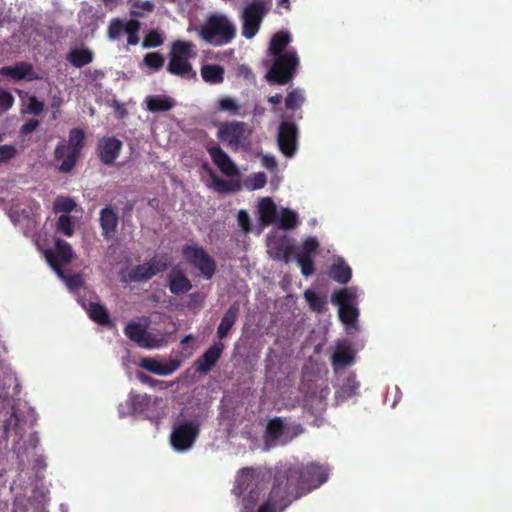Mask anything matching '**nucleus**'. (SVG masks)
I'll use <instances>...</instances> for the list:
<instances>
[{
    "mask_svg": "<svg viewBox=\"0 0 512 512\" xmlns=\"http://www.w3.org/2000/svg\"><path fill=\"white\" fill-rule=\"evenodd\" d=\"M325 466L311 462L284 463L277 465L274 471V490L272 496L286 509L293 501L320 487L328 480Z\"/></svg>",
    "mask_w": 512,
    "mask_h": 512,
    "instance_id": "nucleus-1",
    "label": "nucleus"
},
{
    "mask_svg": "<svg viewBox=\"0 0 512 512\" xmlns=\"http://www.w3.org/2000/svg\"><path fill=\"white\" fill-rule=\"evenodd\" d=\"M269 478L267 472L252 467L242 468L237 473L233 492L240 497L247 491L242 499L243 512H257L258 508L268 501L274 490L273 482L270 491L267 492Z\"/></svg>",
    "mask_w": 512,
    "mask_h": 512,
    "instance_id": "nucleus-2",
    "label": "nucleus"
},
{
    "mask_svg": "<svg viewBox=\"0 0 512 512\" xmlns=\"http://www.w3.org/2000/svg\"><path fill=\"white\" fill-rule=\"evenodd\" d=\"M196 56L197 47L193 42L176 40L171 45L166 69L172 75L194 79L197 74L190 63V59H194Z\"/></svg>",
    "mask_w": 512,
    "mask_h": 512,
    "instance_id": "nucleus-3",
    "label": "nucleus"
},
{
    "mask_svg": "<svg viewBox=\"0 0 512 512\" xmlns=\"http://www.w3.org/2000/svg\"><path fill=\"white\" fill-rule=\"evenodd\" d=\"M235 27L224 15H210L199 31V36L207 43L222 46L235 37Z\"/></svg>",
    "mask_w": 512,
    "mask_h": 512,
    "instance_id": "nucleus-4",
    "label": "nucleus"
},
{
    "mask_svg": "<svg viewBox=\"0 0 512 512\" xmlns=\"http://www.w3.org/2000/svg\"><path fill=\"white\" fill-rule=\"evenodd\" d=\"M272 57L273 62L265 75V79L270 84H288L296 76L300 64L297 52L287 51L285 54L274 55Z\"/></svg>",
    "mask_w": 512,
    "mask_h": 512,
    "instance_id": "nucleus-5",
    "label": "nucleus"
},
{
    "mask_svg": "<svg viewBox=\"0 0 512 512\" xmlns=\"http://www.w3.org/2000/svg\"><path fill=\"white\" fill-rule=\"evenodd\" d=\"M85 133L81 128H73L69 132L68 143H59L55 149V158L62 162L59 170L63 173L70 172L84 147Z\"/></svg>",
    "mask_w": 512,
    "mask_h": 512,
    "instance_id": "nucleus-6",
    "label": "nucleus"
},
{
    "mask_svg": "<svg viewBox=\"0 0 512 512\" xmlns=\"http://www.w3.org/2000/svg\"><path fill=\"white\" fill-rule=\"evenodd\" d=\"M200 434V425L193 421L177 420L169 437L172 448L177 452L190 450Z\"/></svg>",
    "mask_w": 512,
    "mask_h": 512,
    "instance_id": "nucleus-7",
    "label": "nucleus"
},
{
    "mask_svg": "<svg viewBox=\"0 0 512 512\" xmlns=\"http://www.w3.org/2000/svg\"><path fill=\"white\" fill-rule=\"evenodd\" d=\"M181 253L185 261L197 269L205 279H212L217 270V264L202 246L186 244L182 247Z\"/></svg>",
    "mask_w": 512,
    "mask_h": 512,
    "instance_id": "nucleus-8",
    "label": "nucleus"
},
{
    "mask_svg": "<svg viewBox=\"0 0 512 512\" xmlns=\"http://www.w3.org/2000/svg\"><path fill=\"white\" fill-rule=\"evenodd\" d=\"M251 129L248 124L241 121H231L223 123L217 133V137L227 142L228 145L237 150L239 148L247 150L251 145Z\"/></svg>",
    "mask_w": 512,
    "mask_h": 512,
    "instance_id": "nucleus-9",
    "label": "nucleus"
},
{
    "mask_svg": "<svg viewBox=\"0 0 512 512\" xmlns=\"http://www.w3.org/2000/svg\"><path fill=\"white\" fill-rule=\"evenodd\" d=\"M268 8L263 0H252L244 8L242 18V35L247 38H253L259 31L264 16Z\"/></svg>",
    "mask_w": 512,
    "mask_h": 512,
    "instance_id": "nucleus-10",
    "label": "nucleus"
},
{
    "mask_svg": "<svg viewBox=\"0 0 512 512\" xmlns=\"http://www.w3.org/2000/svg\"><path fill=\"white\" fill-rule=\"evenodd\" d=\"M124 334L129 340L145 349L159 348L164 344L162 337H156L149 333L145 326L135 321H131L125 326Z\"/></svg>",
    "mask_w": 512,
    "mask_h": 512,
    "instance_id": "nucleus-11",
    "label": "nucleus"
},
{
    "mask_svg": "<svg viewBox=\"0 0 512 512\" xmlns=\"http://www.w3.org/2000/svg\"><path fill=\"white\" fill-rule=\"evenodd\" d=\"M298 128L288 121H283L278 130V146L286 157H292L297 149Z\"/></svg>",
    "mask_w": 512,
    "mask_h": 512,
    "instance_id": "nucleus-12",
    "label": "nucleus"
},
{
    "mask_svg": "<svg viewBox=\"0 0 512 512\" xmlns=\"http://www.w3.org/2000/svg\"><path fill=\"white\" fill-rule=\"evenodd\" d=\"M205 148L213 163L225 176L232 177L239 174V170L236 164L232 161L229 155L213 140L207 143Z\"/></svg>",
    "mask_w": 512,
    "mask_h": 512,
    "instance_id": "nucleus-13",
    "label": "nucleus"
},
{
    "mask_svg": "<svg viewBox=\"0 0 512 512\" xmlns=\"http://www.w3.org/2000/svg\"><path fill=\"white\" fill-rule=\"evenodd\" d=\"M123 143L116 137H103L97 146V155L105 165H112L121 153Z\"/></svg>",
    "mask_w": 512,
    "mask_h": 512,
    "instance_id": "nucleus-14",
    "label": "nucleus"
},
{
    "mask_svg": "<svg viewBox=\"0 0 512 512\" xmlns=\"http://www.w3.org/2000/svg\"><path fill=\"white\" fill-rule=\"evenodd\" d=\"M224 344L219 341L209 347L194 363L199 374H208L221 358L224 351Z\"/></svg>",
    "mask_w": 512,
    "mask_h": 512,
    "instance_id": "nucleus-15",
    "label": "nucleus"
},
{
    "mask_svg": "<svg viewBox=\"0 0 512 512\" xmlns=\"http://www.w3.org/2000/svg\"><path fill=\"white\" fill-rule=\"evenodd\" d=\"M168 287L172 294L180 295L192 289L190 279L180 270L172 269L167 276Z\"/></svg>",
    "mask_w": 512,
    "mask_h": 512,
    "instance_id": "nucleus-16",
    "label": "nucleus"
},
{
    "mask_svg": "<svg viewBox=\"0 0 512 512\" xmlns=\"http://www.w3.org/2000/svg\"><path fill=\"white\" fill-rule=\"evenodd\" d=\"M240 313L239 301H234L223 315L217 328V337L222 340L229 334Z\"/></svg>",
    "mask_w": 512,
    "mask_h": 512,
    "instance_id": "nucleus-17",
    "label": "nucleus"
},
{
    "mask_svg": "<svg viewBox=\"0 0 512 512\" xmlns=\"http://www.w3.org/2000/svg\"><path fill=\"white\" fill-rule=\"evenodd\" d=\"M140 366L147 371L157 375H170L180 367L178 360H170L168 363H161L152 358H143Z\"/></svg>",
    "mask_w": 512,
    "mask_h": 512,
    "instance_id": "nucleus-18",
    "label": "nucleus"
},
{
    "mask_svg": "<svg viewBox=\"0 0 512 512\" xmlns=\"http://www.w3.org/2000/svg\"><path fill=\"white\" fill-rule=\"evenodd\" d=\"M99 223L102 230V236L105 239L111 238L118 226V215L111 207H105L100 211Z\"/></svg>",
    "mask_w": 512,
    "mask_h": 512,
    "instance_id": "nucleus-19",
    "label": "nucleus"
},
{
    "mask_svg": "<svg viewBox=\"0 0 512 512\" xmlns=\"http://www.w3.org/2000/svg\"><path fill=\"white\" fill-rule=\"evenodd\" d=\"M0 75L10 77L13 80L34 79L33 67L30 63L19 62L14 66H4L0 69Z\"/></svg>",
    "mask_w": 512,
    "mask_h": 512,
    "instance_id": "nucleus-20",
    "label": "nucleus"
},
{
    "mask_svg": "<svg viewBox=\"0 0 512 512\" xmlns=\"http://www.w3.org/2000/svg\"><path fill=\"white\" fill-rule=\"evenodd\" d=\"M48 263L52 267V269L56 272L59 278L65 281L67 287L71 290H75L82 286L83 278L80 274H72L66 275L61 268V263L57 259L53 257V255L48 254Z\"/></svg>",
    "mask_w": 512,
    "mask_h": 512,
    "instance_id": "nucleus-21",
    "label": "nucleus"
},
{
    "mask_svg": "<svg viewBox=\"0 0 512 512\" xmlns=\"http://www.w3.org/2000/svg\"><path fill=\"white\" fill-rule=\"evenodd\" d=\"M329 277L340 284H347L352 277L350 266L339 257L329 268Z\"/></svg>",
    "mask_w": 512,
    "mask_h": 512,
    "instance_id": "nucleus-22",
    "label": "nucleus"
},
{
    "mask_svg": "<svg viewBox=\"0 0 512 512\" xmlns=\"http://www.w3.org/2000/svg\"><path fill=\"white\" fill-rule=\"evenodd\" d=\"M50 253L51 255H53L55 259L59 261V263H61V268L63 267V265L70 263L74 255L71 245L62 239H57L55 241V251H45V257L47 260L48 254Z\"/></svg>",
    "mask_w": 512,
    "mask_h": 512,
    "instance_id": "nucleus-23",
    "label": "nucleus"
},
{
    "mask_svg": "<svg viewBox=\"0 0 512 512\" xmlns=\"http://www.w3.org/2000/svg\"><path fill=\"white\" fill-rule=\"evenodd\" d=\"M292 41L291 35L287 31H279L275 33L269 44V53L271 56L287 53V46Z\"/></svg>",
    "mask_w": 512,
    "mask_h": 512,
    "instance_id": "nucleus-24",
    "label": "nucleus"
},
{
    "mask_svg": "<svg viewBox=\"0 0 512 512\" xmlns=\"http://www.w3.org/2000/svg\"><path fill=\"white\" fill-rule=\"evenodd\" d=\"M93 56V52L88 48H73L68 52L66 59L74 67L82 68L93 61Z\"/></svg>",
    "mask_w": 512,
    "mask_h": 512,
    "instance_id": "nucleus-25",
    "label": "nucleus"
},
{
    "mask_svg": "<svg viewBox=\"0 0 512 512\" xmlns=\"http://www.w3.org/2000/svg\"><path fill=\"white\" fill-rule=\"evenodd\" d=\"M224 68L217 64H205L201 67V76L206 83L221 84L224 81Z\"/></svg>",
    "mask_w": 512,
    "mask_h": 512,
    "instance_id": "nucleus-26",
    "label": "nucleus"
},
{
    "mask_svg": "<svg viewBox=\"0 0 512 512\" xmlns=\"http://www.w3.org/2000/svg\"><path fill=\"white\" fill-rule=\"evenodd\" d=\"M147 109L150 112H166L173 108L174 101L168 96L155 95L146 98Z\"/></svg>",
    "mask_w": 512,
    "mask_h": 512,
    "instance_id": "nucleus-27",
    "label": "nucleus"
},
{
    "mask_svg": "<svg viewBox=\"0 0 512 512\" xmlns=\"http://www.w3.org/2000/svg\"><path fill=\"white\" fill-rule=\"evenodd\" d=\"M87 312L94 322L104 326L111 324L109 312L104 305L91 302L87 307Z\"/></svg>",
    "mask_w": 512,
    "mask_h": 512,
    "instance_id": "nucleus-28",
    "label": "nucleus"
},
{
    "mask_svg": "<svg viewBox=\"0 0 512 512\" xmlns=\"http://www.w3.org/2000/svg\"><path fill=\"white\" fill-rule=\"evenodd\" d=\"M259 212L261 221L264 224H270L277 220V208L273 200L269 197L263 198L259 203Z\"/></svg>",
    "mask_w": 512,
    "mask_h": 512,
    "instance_id": "nucleus-29",
    "label": "nucleus"
},
{
    "mask_svg": "<svg viewBox=\"0 0 512 512\" xmlns=\"http://www.w3.org/2000/svg\"><path fill=\"white\" fill-rule=\"evenodd\" d=\"M156 275V271L146 263L133 267L128 272V279L131 282H142L148 281Z\"/></svg>",
    "mask_w": 512,
    "mask_h": 512,
    "instance_id": "nucleus-30",
    "label": "nucleus"
},
{
    "mask_svg": "<svg viewBox=\"0 0 512 512\" xmlns=\"http://www.w3.org/2000/svg\"><path fill=\"white\" fill-rule=\"evenodd\" d=\"M354 361V353L349 346L338 345L332 355V363L341 367L349 366Z\"/></svg>",
    "mask_w": 512,
    "mask_h": 512,
    "instance_id": "nucleus-31",
    "label": "nucleus"
},
{
    "mask_svg": "<svg viewBox=\"0 0 512 512\" xmlns=\"http://www.w3.org/2000/svg\"><path fill=\"white\" fill-rule=\"evenodd\" d=\"M284 432V423L281 418L276 417L271 419L266 427L265 439L266 442H276Z\"/></svg>",
    "mask_w": 512,
    "mask_h": 512,
    "instance_id": "nucleus-32",
    "label": "nucleus"
},
{
    "mask_svg": "<svg viewBox=\"0 0 512 512\" xmlns=\"http://www.w3.org/2000/svg\"><path fill=\"white\" fill-rule=\"evenodd\" d=\"M296 247L285 242L280 241L277 242L273 247L274 259L282 260L285 263H288L290 257L295 254Z\"/></svg>",
    "mask_w": 512,
    "mask_h": 512,
    "instance_id": "nucleus-33",
    "label": "nucleus"
},
{
    "mask_svg": "<svg viewBox=\"0 0 512 512\" xmlns=\"http://www.w3.org/2000/svg\"><path fill=\"white\" fill-rule=\"evenodd\" d=\"M304 298L312 311L318 313L324 311L327 301L324 297L319 296L315 291L307 289L304 292Z\"/></svg>",
    "mask_w": 512,
    "mask_h": 512,
    "instance_id": "nucleus-34",
    "label": "nucleus"
},
{
    "mask_svg": "<svg viewBox=\"0 0 512 512\" xmlns=\"http://www.w3.org/2000/svg\"><path fill=\"white\" fill-rule=\"evenodd\" d=\"M355 298L356 294L351 288H342L332 294V302L339 307L351 305Z\"/></svg>",
    "mask_w": 512,
    "mask_h": 512,
    "instance_id": "nucleus-35",
    "label": "nucleus"
},
{
    "mask_svg": "<svg viewBox=\"0 0 512 512\" xmlns=\"http://www.w3.org/2000/svg\"><path fill=\"white\" fill-rule=\"evenodd\" d=\"M216 109L221 112H228L231 115H238L240 114L241 105L232 97H223L218 100Z\"/></svg>",
    "mask_w": 512,
    "mask_h": 512,
    "instance_id": "nucleus-36",
    "label": "nucleus"
},
{
    "mask_svg": "<svg viewBox=\"0 0 512 512\" xmlns=\"http://www.w3.org/2000/svg\"><path fill=\"white\" fill-rule=\"evenodd\" d=\"M298 223V216L296 212L291 209L285 208L279 218V226L282 229L289 230L296 227Z\"/></svg>",
    "mask_w": 512,
    "mask_h": 512,
    "instance_id": "nucleus-37",
    "label": "nucleus"
},
{
    "mask_svg": "<svg viewBox=\"0 0 512 512\" xmlns=\"http://www.w3.org/2000/svg\"><path fill=\"white\" fill-rule=\"evenodd\" d=\"M165 58L159 52H149L144 55L143 63L148 68L159 71L164 66Z\"/></svg>",
    "mask_w": 512,
    "mask_h": 512,
    "instance_id": "nucleus-38",
    "label": "nucleus"
},
{
    "mask_svg": "<svg viewBox=\"0 0 512 512\" xmlns=\"http://www.w3.org/2000/svg\"><path fill=\"white\" fill-rule=\"evenodd\" d=\"M298 265L300 266L301 273L305 277L311 276L315 271L314 261L310 255H296L294 254Z\"/></svg>",
    "mask_w": 512,
    "mask_h": 512,
    "instance_id": "nucleus-39",
    "label": "nucleus"
},
{
    "mask_svg": "<svg viewBox=\"0 0 512 512\" xmlns=\"http://www.w3.org/2000/svg\"><path fill=\"white\" fill-rule=\"evenodd\" d=\"M56 227L60 233L67 237H71L74 234V225L72 219L67 214L59 216Z\"/></svg>",
    "mask_w": 512,
    "mask_h": 512,
    "instance_id": "nucleus-40",
    "label": "nucleus"
},
{
    "mask_svg": "<svg viewBox=\"0 0 512 512\" xmlns=\"http://www.w3.org/2000/svg\"><path fill=\"white\" fill-rule=\"evenodd\" d=\"M140 29V22L138 20L131 19L126 22L125 32L128 34L127 43L129 45H136L139 42L138 32Z\"/></svg>",
    "mask_w": 512,
    "mask_h": 512,
    "instance_id": "nucleus-41",
    "label": "nucleus"
},
{
    "mask_svg": "<svg viewBox=\"0 0 512 512\" xmlns=\"http://www.w3.org/2000/svg\"><path fill=\"white\" fill-rule=\"evenodd\" d=\"M304 102V98L298 89H294L288 93L285 99V105L287 109L296 111L301 107Z\"/></svg>",
    "mask_w": 512,
    "mask_h": 512,
    "instance_id": "nucleus-42",
    "label": "nucleus"
},
{
    "mask_svg": "<svg viewBox=\"0 0 512 512\" xmlns=\"http://www.w3.org/2000/svg\"><path fill=\"white\" fill-rule=\"evenodd\" d=\"M358 317V310L352 305L339 307V318L345 324H352Z\"/></svg>",
    "mask_w": 512,
    "mask_h": 512,
    "instance_id": "nucleus-43",
    "label": "nucleus"
},
{
    "mask_svg": "<svg viewBox=\"0 0 512 512\" xmlns=\"http://www.w3.org/2000/svg\"><path fill=\"white\" fill-rule=\"evenodd\" d=\"M75 207V201L69 197H58L54 202L55 212L70 213L75 209Z\"/></svg>",
    "mask_w": 512,
    "mask_h": 512,
    "instance_id": "nucleus-44",
    "label": "nucleus"
},
{
    "mask_svg": "<svg viewBox=\"0 0 512 512\" xmlns=\"http://www.w3.org/2000/svg\"><path fill=\"white\" fill-rule=\"evenodd\" d=\"M163 44V37L157 30H150L144 37L142 46L144 48L159 47Z\"/></svg>",
    "mask_w": 512,
    "mask_h": 512,
    "instance_id": "nucleus-45",
    "label": "nucleus"
},
{
    "mask_svg": "<svg viewBox=\"0 0 512 512\" xmlns=\"http://www.w3.org/2000/svg\"><path fill=\"white\" fill-rule=\"evenodd\" d=\"M319 247V242L315 237H308L302 244L301 249L295 251L296 255H310L314 254Z\"/></svg>",
    "mask_w": 512,
    "mask_h": 512,
    "instance_id": "nucleus-46",
    "label": "nucleus"
},
{
    "mask_svg": "<svg viewBox=\"0 0 512 512\" xmlns=\"http://www.w3.org/2000/svg\"><path fill=\"white\" fill-rule=\"evenodd\" d=\"M211 178L215 189L220 193L234 192L239 189V185H232L229 181L223 180L213 173L211 174Z\"/></svg>",
    "mask_w": 512,
    "mask_h": 512,
    "instance_id": "nucleus-47",
    "label": "nucleus"
},
{
    "mask_svg": "<svg viewBox=\"0 0 512 512\" xmlns=\"http://www.w3.org/2000/svg\"><path fill=\"white\" fill-rule=\"evenodd\" d=\"M359 386L360 384L356 381L355 375H349L346 382L341 387V392L345 396L351 397L357 393Z\"/></svg>",
    "mask_w": 512,
    "mask_h": 512,
    "instance_id": "nucleus-48",
    "label": "nucleus"
},
{
    "mask_svg": "<svg viewBox=\"0 0 512 512\" xmlns=\"http://www.w3.org/2000/svg\"><path fill=\"white\" fill-rule=\"evenodd\" d=\"M126 30V23L119 19H113L108 27V34L111 39H117Z\"/></svg>",
    "mask_w": 512,
    "mask_h": 512,
    "instance_id": "nucleus-49",
    "label": "nucleus"
},
{
    "mask_svg": "<svg viewBox=\"0 0 512 512\" xmlns=\"http://www.w3.org/2000/svg\"><path fill=\"white\" fill-rule=\"evenodd\" d=\"M147 264L152 268V270L156 271V275L160 272L167 270L170 266V261L167 257L158 258L156 256L152 257Z\"/></svg>",
    "mask_w": 512,
    "mask_h": 512,
    "instance_id": "nucleus-50",
    "label": "nucleus"
},
{
    "mask_svg": "<svg viewBox=\"0 0 512 512\" xmlns=\"http://www.w3.org/2000/svg\"><path fill=\"white\" fill-rule=\"evenodd\" d=\"M267 177L266 174L263 172L254 173L249 181L248 186L252 190L261 189L266 185Z\"/></svg>",
    "mask_w": 512,
    "mask_h": 512,
    "instance_id": "nucleus-51",
    "label": "nucleus"
},
{
    "mask_svg": "<svg viewBox=\"0 0 512 512\" xmlns=\"http://www.w3.org/2000/svg\"><path fill=\"white\" fill-rule=\"evenodd\" d=\"M13 104V95L8 91L0 90V115L8 111Z\"/></svg>",
    "mask_w": 512,
    "mask_h": 512,
    "instance_id": "nucleus-52",
    "label": "nucleus"
},
{
    "mask_svg": "<svg viewBox=\"0 0 512 512\" xmlns=\"http://www.w3.org/2000/svg\"><path fill=\"white\" fill-rule=\"evenodd\" d=\"M281 504L271 495L267 502L263 503L257 512H283Z\"/></svg>",
    "mask_w": 512,
    "mask_h": 512,
    "instance_id": "nucleus-53",
    "label": "nucleus"
},
{
    "mask_svg": "<svg viewBox=\"0 0 512 512\" xmlns=\"http://www.w3.org/2000/svg\"><path fill=\"white\" fill-rule=\"evenodd\" d=\"M138 379L144 383V384H147L151 387H158L159 389L163 390V389H166L169 387L168 383L165 382V381H161V380H157V379H153L151 378L150 376L144 374V373H140L138 375Z\"/></svg>",
    "mask_w": 512,
    "mask_h": 512,
    "instance_id": "nucleus-54",
    "label": "nucleus"
},
{
    "mask_svg": "<svg viewBox=\"0 0 512 512\" xmlns=\"http://www.w3.org/2000/svg\"><path fill=\"white\" fill-rule=\"evenodd\" d=\"M44 110V103L36 96H31L28 100L27 111L33 115H40Z\"/></svg>",
    "mask_w": 512,
    "mask_h": 512,
    "instance_id": "nucleus-55",
    "label": "nucleus"
},
{
    "mask_svg": "<svg viewBox=\"0 0 512 512\" xmlns=\"http://www.w3.org/2000/svg\"><path fill=\"white\" fill-rule=\"evenodd\" d=\"M17 154V150L12 145H1L0 146V161L7 162L14 158Z\"/></svg>",
    "mask_w": 512,
    "mask_h": 512,
    "instance_id": "nucleus-56",
    "label": "nucleus"
},
{
    "mask_svg": "<svg viewBox=\"0 0 512 512\" xmlns=\"http://www.w3.org/2000/svg\"><path fill=\"white\" fill-rule=\"evenodd\" d=\"M39 124H40L39 120H37L35 118L29 119L22 125V127L20 129L21 135H23V136L29 135L30 133H32L33 131H35L37 129Z\"/></svg>",
    "mask_w": 512,
    "mask_h": 512,
    "instance_id": "nucleus-57",
    "label": "nucleus"
},
{
    "mask_svg": "<svg viewBox=\"0 0 512 512\" xmlns=\"http://www.w3.org/2000/svg\"><path fill=\"white\" fill-rule=\"evenodd\" d=\"M237 220L240 227L245 231H250V217L245 210H240L237 215Z\"/></svg>",
    "mask_w": 512,
    "mask_h": 512,
    "instance_id": "nucleus-58",
    "label": "nucleus"
},
{
    "mask_svg": "<svg viewBox=\"0 0 512 512\" xmlns=\"http://www.w3.org/2000/svg\"><path fill=\"white\" fill-rule=\"evenodd\" d=\"M262 165L268 170H274L277 167V162L274 157L264 156L262 158Z\"/></svg>",
    "mask_w": 512,
    "mask_h": 512,
    "instance_id": "nucleus-59",
    "label": "nucleus"
},
{
    "mask_svg": "<svg viewBox=\"0 0 512 512\" xmlns=\"http://www.w3.org/2000/svg\"><path fill=\"white\" fill-rule=\"evenodd\" d=\"M282 100H283V97H282V95H281V94H275V95L270 96V97L268 98V102H269V103H271V104H273V105H278V104H280V103L282 102Z\"/></svg>",
    "mask_w": 512,
    "mask_h": 512,
    "instance_id": "nucleus-60",
    "label": "nucleus"
},
{
    "mask_svg": "<svg viewBox=\"0 0 512 512\" xmlns=\"http://www.w3.org/2000/svg\"><path fill=\"white\" fill-rule=\"evenodd\" d=\"M140 7L149 12L154 9V5L150 1L143 2Z\"/></svg>",
    "mask_w": 512,
    "mask_h": 512,
    "instance_id": "nucleus-61",
    "label": "nucleus"
},
{
    "mask_svg": "<svg viewBox=\"0 0 512 512\" xmlns=\"http://www.w3.org/2000/svg\"><path fill=\"white\" fill-rule=\"evenodd\" d=\"M278 6H284L287 10H290V0H279Z\"/></svg>",
    "mask_w": 512,
    "mask_h": 512,
    "instance_id": "nucleus-62",
    "label": "nucleus"
},
{
    "mask_svg": "<svg viewBox=\"0 0 512 512\" xmlns=\"http://www.w3.org/2000/svg\"><path fill=\"white\" fill-rule=\"evenodd\" d=\"M190 340H192V336H191V335H188V336H185L181 342H182V343H187V342H189Z\"/></svg>",
    "mask_w": 512,
    "mask_h": 512,
    "instance_id": "nucleus-63",
    "label": "nucleus"
}]
</instances>
